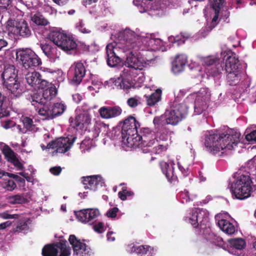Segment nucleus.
<instances>
[{"label": "nucleus", "instance_id": "obj_10", "mask_svg": "<svg viewBox=\"0 0 256 256\" xmlns=\"http://www.w3.org/2000/svg\"><path fill=\"white\" fill-rule=\"evenodd\" d=\"M188 112V107L184 104H175L164 115L166 124L176 125L185 116Z\"/></svg>", "mask_w": 256, "mask_h": 256}, {"label": "nucleus", "instance_id": "obj_31", "mask_svg": "<svg viewBox=\"0 0 256 256\" xmlns=\"http://www.w3.org/2000/svg\"><path fill=\"white\" fill-rule=\"evenodd\" d=\"M132 77H124L122 76V71L121 72L120 76L118 78L120 79V83L118 84V88L121 89H123L125 90H128L129 89L132 88H139V85H136L135 82L133 81H136L135 78Z\"/></svg>", "mask_w": 256, "mask_h": 256}, {"label": "nucleus", "instance_id": "obj_27", "mask_svg": "<svg viewBox=\"0 0 256 256\" xmlns=\"http://www.w3.org/2000/svg\"><path fill=\"white\" fill-rule=\"evenodd\" d=\"M228 242L230 246L234 248L232 252L234 255L237 256H248V253L245 254L241 251L246 246V243L244 239L240 238L230 239L228 240Z\"/></svg>", "mask_w": 256, "mask_h": 256}, {"label": "nucleus", "instance_id": "obj_13", "mask_svg": "<svg viewBox=\"0 0 256 256\" xmlns=\"http://www.w3.org/2000/svg\"><path fill=\"white\" fill-rule=\"evenodd\" d=\"M224 0H209L210 4L212 8L210 12L214 14L210 26L200 30V32L202 37H205L212 28L218 24V13Z\"/></svg>", "mask_w": 256, "mask_h": 256}, {"label": "nucleus", "instance_id": "obj_46", "mask_svg": "<svg viewBox=\"0 0 256 256\" xmlns=\"http://www.w3.org/2000/svg\"><path fill=\"white\" fill-rule=\"evenodd\" d=\"M120 79L118 78H111L105 82L106 86H108V88H114V86L118 88V84L120 83Z\"/></svg>", "mask_w": 256, "mask_h": 256}, {"label": "nucleus", "instance_id": "obj_42", "mask_svg": "<svg viewBox=\"0 0 256 256\" xmlns=\"http://www.w3.org/2000/svg\"><path fill=\"white\" fill-rule=\"evenodd\" d=\"M3 188L8 190L12 191L16 187V184L12 180H8L1 182Z\"/></svg>", "mask_w": 256, "mask_h": 256}, {"label": "nucleus", "instance_id": "obj_29", "mask_svg": "<svg viewBox=\"0 0 256 256\" xmlns=\"http://www.w3.org/2000/svg\"><path fill=\"white\" fill-rule=\"evenodd\" d=\"M130 253L136 254V256H152L154 248L148 246H132L128 250Z\"/></svg>", "mask_w": 256, "mask_h": 256}, {"label": "nucleus", "instance_id": "obj_36", "mask_svg": "<svg viewBox=\"0 0 256 256\" xmlns=\"http://www.w3.org/2000/svg\"><path fill=\"white\" fill-rule=\"evenodd\" d=\"M54 118L56 116L62 114L66 109V106L62 102H56L50 105Z\"/></svg>", "mask_w": 256, "mask_h": 256}, {"label": "nucleus", "instance_id": "obj_8", "mask_svg": "<svg viewBox=\"0 0 256 256\" xmlns=\"http://www.w3.org/2000/svg\"><path fill=\"white\" fill-rule=\"evenodd\" d=\"M211 94L208 88H201L198 92L191 94L188 99L194 100V114H202L208 108Z\"/></svg>", "mask_w": 256, "mask_h": 256}, {"label": "nucleus", "instance_id": "obj_44", "mask_svg": "<svg viewBox=\"0 0 256 256\" xmlns=\"http://www.w3.org/2000/svg\"><path fill=\"white\" fill-rule=\"evenodd\" d=\"M19 217L18 214H12L9 211L0 212V218L4 220L17 219Z\"/></svg>", "mask_w": 256, "mask_h": 256}, {"label": "nucleus", "instance_id": "obj_51", "mask_svg": "<svg viewBox=\"0 0 256 256\" xmlns=\"http://www.w3.org/2000/svg\"><path fill=\"white\" fill-rule=\"evenodd\" d=\"M168 40L169 42L172 43L178 42V45H180L184 42V38H182V36H168Z\"/></svg>", "mask_w": 256, "mask_h": 256}, {"label": "nucleus", "instance_id": "obj_57", "mask_svg": "<svg viewBox=\"0 0 256 256\" xmlns=\"http://www.w3.org/2000/svg\"><path fill=\"white\" fill-rule=\"evenodd\" d=\"M136 81H133L135 82L136 85H139V87L140 86V84L143 83L144 81L145 78L142 72L140 71L138 75L135 78Z\"/></svg>", "mask_w": 256, "mask_h": 256}, {"label": "nucleus", "instance_id": "obj_60", "mask_svg": "<svg viewBox=\"0 0 256 256\" xmlns=\"http://www.w3.org/2000/svg\"><path fill=\"white\" fill-rule=\"evenodd\" d=\"M44 11L45 12L50 15H56V10L52 8V6L46 5L44 7Z\"/></svg>", "mask_w": 256, "mask_h": 256}, {"label": "nucleus", "instance_id": "obj_7", "mask_svg": "<svg viewBox=\"0 0 256 256\" xmlns=\"http://www.w3.org/2000/svg\"><path fill=\"white\" fill-rule=\"evenodd\" d=\"M16 61L25 70L34 69L42 64L38 56L29 48H19L16 52Z\"/></svg>", "mask_w": 256, "mask_h": 256}, {"label": "nucleus", "instance_id": "obj_19", "mask_svg": "<svg viewBox=\"0 0 256 256\" xmlns=\"http://www.w3.org/2000/svg\"><path fill=\"white\" fill-rule=\"evenodd\" d=\"M70 72L72 73L70 83L77 86L80 83L85 76L86 70L82 63L76 62L70 67Z\"/></svg>", "mask_w": 256, "mask_h": 256}, {"label": "nucleus", "instance_id": "obj_39", "mask_svg": "<svg viewBox=\"0 0 256 256\" xmlns=\"http://www.w3.org/2000/svg\"><path fill=\"white\" fill-rule=\"evenodd\" d=\"M7 199L8 202L12 204H23L28 202V198H26V194L10 196Z\"/></svg>", "mask_w": 256, "mask_h": 256}, {"label": "nucleus", "instance_id": "obj_9", "mask_svg": "<svg viewBox=\"0 0 256 256\" xmlns=\"http://www.w3.org/2000/svg\"><path fill=\"white\" fill-rule=\"evenodd\" d=\"M5 28L10 37L18 36L28 37L31 34L28 23L24 20L10 19L5 24Z\"/></svg>", "mask_w": 256, "mask_h": 256}, {"label": "nucleus", "instance_id": "obj_32", "mask_svg": "<svg viewBox=\"0 0 256 256\" xmlns=\"http://www.w3.org/2000/svg\"><path fill=\"white\" fill-rule=\"evenodd\" d=\"M68 240L76 254H80L86 250V244L78 240L74 235H70Z\"/></svg>", "mask_w": 256, "mask_h": 256}, {"label": "nucleus", "instance_id": "obj_63", "mask_svg": "<svg viewBox=\"0 0 256 256\" xmlns=\"http://www.w3.org/2000/svg\"><path fill=\"white\" fill-rule=\"evenodd\" d=\"M40 47L42 50L45 55L48 54L50 49L52 48L50 45L47 44H41Z\"/></svg>", "mask_w": 256, "mask_h": 256}, {"label": "nucleus", "instance_id": "obj_37", "mask_svg": "<svg viewBox=\"0 0 256 256\" xmlns=\"http://www.w3.org/2000/svg\"><path fill=\"white\" fill-rule=\"evenodd\" d=\"M162 91L160 90H157L156 91L149 96H146L147 101V104L148 106H152L157 103L160 99Z\"/></svg>", "mask_w": 256, "mask_h": 256}, {"label": "nucleus", "instance_id": "obj_53", "mask_svg": "<svg viewBox=\"0 0 256 256\" xmlns=\"http://www.w3.org/2000/svg\"><path fill=\"white\" fill-rule=\"evenodd\" d=\"M8 176L10 178H12L19 182L20 186L24 187L25 186V180L23 178H20L17 174H14L7 173Z\"/></svg>", "mask_w": 256, "mask_h": 256}, {"label": "nucleus", "instance_id": "obj_43", "mask_svg": "<svg viewBox=\"0 0 256 256\" xmlns=\"http://www.w3.org/2000/svg\"><path fill=\"white\" fill-rule=\"evenodd\" d=\"M153 123L155 126L157 128H160L166 124L164 115L154 117Z\"/></svg>", "mask_w": 256, "mask_h": 256}, {"label": "nucleus", "instance_id": "obj_58", "mask_svg": "<svg viewBox=\"0 0 256 256\" xmlns=\"http://www.w3.org/2000/svg\"><path fill=\"white\" fill-rule=\"evenodd\" d=\"M247 141L251 142H256V130L252 131L246 136Z\"/></svg>", "mask_w": 256, "mask_h": 256}, {"label": "nucleus", "instance_id": "obj_2", "mask_svg": "<svg viewBox=\"0 0 256 256\" xmlns=\"http://www.w3.org/2000/svg\"><path fill=\"white\" fill-rule=\"evenodd\" d=\"M122 146L126 150L129 148L140 147L143 152L160 154L166 150L167 146L158 144L154 132L149 128H144L142 136L138 133L122 134Z\"/></svg>", "mask_w": 256, "mask_h": 256}, {"label": "nucleus", "instance_id": "obj_62", "mask_svg": "<svg viewBox=\"0 0 256 256\" xmlns=\"http://www.w3.org/2000/svg\"><path fill=\"white\" fill-rule=\"evenodd\" d=\"M14 126H16V122L11 120H6L2 124V126L5 129H8Z\"/></svg>", "mask_w": 256, "mask_h": 256}, {"label": "nucleus", "instance_id": "obj_20", "mask_svg": "<svg viewBox=\"0 0 256 256\" xmlns=\"http://www.w3.org/2000/svg\"><path fill=\"white\" fill-rule=\"evenodd\" d=\"M100 215L98 208H86L76 213L78 219L82 222H92Z\"/></svg>", "mask_w": 256, "mask_h": 256}, {"label": "nucleus", "instance_id": "obj_14", "mask_svg": "<svg viewBox=\"0 0 256 256\" xmlns=\"http://www.w3.org/2000/svg\"><path fill=\"white\" fill-rule=\"evenodd\" d=\"M25 80L27 84L35 90L45 89L49 84V82L42 79L40 74L36 71L28 72L25 74Z\"/></svg>", "mask_w": 256, "mask_h": 256}, {"label": "nucleus", "instance_id": "obj_11", "mask_svg": "<svg viewBox=\"0 0 256 256\" xmlns=\"http://www.w3.org/2000/svg\"><path fill=\"white\" fill-rule=\"evenodd\" d=\"M76 137L70 136L67 138H60L55 141H52L46 146L41 144L40 146L43 150L45 149H56L54 152L64 153L68 151L72 146Z\"/></svg>", "mask_w": 256, "mask_h": 256}, {"label": "nucleus", "instance_id": "obj_38", "mask_svg": "<svg viewBox=\"0 0 256 256\" xmlns=\"http://www.w3.org/2000/svg\"><path fill=\"white\" fill-rule=\"evenodd\" d=\"M165 8L166 6L164 4L160 2L152 3L150 7V11L154 12L152 14L154 15L162 16L164 14Z\"/></svg>", "mask_w": 256, "mask_h": 256}, {"label": "nucleus", "instance_id": "obj_17", "mask_svg": "<svg viewBox=\"0 0 256 256\" xmlns=\"http://www.w3.org/2000/svg\"><path fill=\"white\" fill-rule=\"evenodd\" d=\"M70 122L77 130H86L91 124L92 117L88 111H84L78 114Z\"/></svg>", "mask_w": 256, "mask_h": 256}, {"label": "nucleus", "instance_id": "obj_24", "mask_svg": "<svg viewBox=\"0 0 256 256\" xmlns=\"http://www.w3.org/2000/svg\"><path fill=\"white\" fill-rule=\"evenodd\" d=\"M160 165L163 174L170 182H172L176 180L177 177L174 167V163L173 160H168L167 162H162Z\"/></svg>", "mask_w": 256, "mask_h": 256}, {"label": "nucleus", "instance_id": "obj_28", "mask_svg": "<svg viewBox=\"0 0 256 256\" xmlns=\"http://www.w3.org/2000/svg\"><path fill=\"white\" fill-rule=\"evenodd\" d=\"M187 62V56L186 55L176 56L172 64V72L174 74H178L183 72Z\"/></svg>", "mask_w": 256, "mask_h": 256}, {"label": "nucleus", "instance_id": "obj_21", "mask_svg": "<svg viewBox=\"0 0 256 256\" xmlns=\"http://www.w3.org/2000/svg\"><path fill=\"white\" fill-rule=\"evenodd\" d=\"M219 60L217 56H207L201 57L200 61L203 64L210 66L214 64H215L214 70L211 72L212 75L216 76L219 74L224 71V66H222V64L218 62Z\"/></svg>", "mask_w": 256, "mask_h": 256}, {"label": "nucleus", "instance_id": "obj_3", "mask_svg": "<svg viewBox=\"0 0 256 256\" xmlns=\"http://www.w3.org/2000/svg\"><path fill=\"white\" fill-rule=\"evenodd\" d=\"M240 134L233 130L224 134H210L206 138L204 144L207 150L213 154L232 150L240 141Z\"/></svg>", "mask_w": 256, "mask_h": 256}, {"label": "nucleus", "instance_id": "obj_6", "mask_svg": "<svg viewBox=\"0 0 256 256\" xmlns=\"http://www.w3.org/2000/svg\"><path fill=\"white\" fill-rule=\"evenodd\" d=\"M50 38L56 45L68 54L72 53L78 46L73 36L63 30L52 31L50 34Z\"/></svg>", "mask_w": 256, "mask_h": 256}, {"label": "nucleus", "instance_id": "obj_52", "mask_svg": "<svg viewBox=\"0 0 256 256\" xmlns=\"http://www.w3.org/2000/svg\"><path fill=\"white\" fill-rule=\"evenodd\" d=\"M140 101V98L138 96L132 97L129 98L127 100L128 106L130 108L136 107Z\"/></svg>", "mask_w": 256, "mask_h": 256}, {"label": "nucleus", "instance_id": "obj_59", "mask_svg": "<svg viewBox=\"0 0 256 256\" xmlns=\"http://www.w3.org/2000/svg\"><path fill=\"white\" fill-rule=\"evenodd\" d=\"M180 197L182 200V202H190V199L188 192L186 190L180 194Z\"/></svg>", "mask_w": 256, "mask_h": 256}, {"label": "nucleus", "instance_id": "obj_30", "mask_svg": "<svg viewBox=\"0 0 256 256\" xmlns=\"http://www.w3.org/2000/svg\"><path fill=\"white\" fill-rule=\"evenodd\" d=\"M34 106L36 108V110L38 114L42 117V119L50 120L54 118L50 105L41 104L35 102V106Z\"/></svg>", "mask_w": 256, "mask_h": 256}, {"label": "nucleus", "instance_id": "obj_25", "mask_svg": "<svg viewBox=\"0 0 256 256\" xmlns=\"http://www.w3.org/2000/svg\"><path fill=\"white\" fill-rule=\"evenodd\" d=\"M98 112L102 118L108 119L119 116L122 114V110L118 106H102Z\"/></svg>", "mask_w": 256, "mask_h": 256}, {"label": "nucleus", "instance_id": "obj_15", "mask_svg": "<svg viewBox=\"0 0 256 256\" xmlns=\"http://www.w3.org/2000/svg\"><path fill=\"white\" fill-rule=\"evenodd\" d=\"M44 90L42 95L34 94L32 98V104L35 106V102L38 104H46L47 102L52 100L56 94L57 90L55 86L49 82Z\"/></svg>", "mask_w": 256, "mask_h": 256}, {"label": "nucleus", "instance_id": "obj_41", "mask_svg": "<svg viewBox=\"0 0 256 256\" xmlns=\"http://www.w3.org/2000/svg\"><path fill=\"white\" fill-rule=\"evenodd\" d=\"M76 28L83 34H89L91 32L90 29L86 26L82 20H80L76 24Z\"/></svg>", "mask_w": 256, "mask_h": 256}, {"label": "nucleus", "instance_id": "obj_12", "mask_svg": "<svg viewBox=\"0 0 256 256\" xmlns=\"http://www.w3.org/2000/svg\"><path fill=\"white\" fill-rule=\"evenodd\" d=\"M66 241H62L54 244L53 245L45 246L42 250L43 256H57L58 250H60V256H70V248L66 245Z\"/></svg>", "mask_w": 256, "mask_h": 256}, {"label": "nucleus", "instance_id": "obj_33", "mask_svg": "<svg viewBox=\"0 0 256 256\" xmlns=\"http://www.w3.org/2000/svg\"><path fill=\"white\" fill-rule=\"evenodd\" d=\"M0 149L8 162H10L17 158V154L6 144L0 142Z\"/></svg>", "mask_w": 256, "mask_h": 256}, {"label": "nucleus", "instance_id": "obj_23", "mask_svg": "<svg viewBox=\"0 0 256 256\" xmlns=\"http://www.w3.org/2000/svg\"><path fill=\"white\" fill-rule=\"evenodd\" d=\"M228 216H229L227 214H224V216L222 214H218L216 216V219L218 226L224 232L228 234H232L236 232V229L232 223L224 218V217Z\"/></svg>", "mask_w": 256, "mask_h": 256}, {"label": "nucleus", "instance_id": "obj_4", "mask_svg": "<svg viewBox=\"0 0 256 256\" xmlns=\"http://www.w3.org/2000/svg\"><path fill=\"white\" fill-rule=\"evenodd\" d=\"M250 172L240 170L235 180L231 184L230 191L233 196L239 200H244L250 196L252 192V180Z\"/></svg>", "mask_w": 256, "mask_h": 256}, {"label": "nucleus", "instance_id": "obj_40", "mask_svg": "<svg viewBox=\"0 0 256 256\" xmlns=\"http://www.w3.org/2000/svg\"><path fill=\"white\" fill-rule=\"evenodd\" d=\"M32 20L38 26H46L48 24V20L42 15L36 14L32 17Z\"/></svg>", "mask_w": 256, "mask_h": 256}, {"label": "nucleus", "instance_id": "obj_5", "mask_svg": "<svg viewBox=\"0 0 256 256\" xmlns=\"http://www.w3.org/2000/svg\"><path fill=\"white\" fill-rule=\"evenodd\" d=\"M18 70L14 65L6 64L0 73L4 85L16 97L20 96L24 92L22 86L18 80Z\"/></svg>", "mask_w": 256, "mask_h": 256}, {"label": "nucleus", "instance_id": "obj_48", "mask_svg": "<svg viewBox=\"0 0 256 256\" xmlns=\"http://www.w3.org/2000/svg\"><path fill=\"white\" fill-rule=\"evenodd\" d=\"M52 72L54 78H55L58 82H62L64 80V74L62 71L60 70H58L54 72L48 71Z\"/></svg>", "mask_w": 256, "mask_h": 256}, {"label": "nucleus", "instance_id": "obj_1", "mask_svg": "<svg viewBox=\"0 0 256 256\" xmlns=\"http://www.w3.org/2000/svg\"><path fill=\"white\" fill-rule=\"evenodd\" d=\"M164 50L162 40L126 28L120 32L118 41L106 46L107 63L114 67L124 60L122 76L134 78L152 62V52Z\"/></svg>", "mask_w": 256, "mask_h": 256}, {"label": "nucleus", "instance_id": "obj_54", "mask_svg": "<svg viewBox=\"0 0 256 256\" xmlns=\"http://www.w3.org/2000/svg\"><path fill=\"white\" fill-rule=\"evenodd\" d=\"M18 170L24 171V167L22 162L20 161L18 157L10 162Z\"/></svg>", "mask_w": 256, "mask_h": 256}, {"label": "nucleus", "instance_id": "obj_47", "mask_svg": "<svg viewBox=\"0 0 256 256\" xmlns=\"http://www.w3.org/2000/svg\"><path fill=\"white\" fill-rule=\"evenodd\" d=\"M48 58L52 62H55L59 59L60 52L56 47H54V49L52 50V52L50 54H48Z\"/></svg>", "mask_w": 256, "mask_h": 256}, {"label": "nucleus", "instance_id": "obj_61", "mask_svg": "<svg viewBox=\"0 0 256 256\" xmlns=\"http://www.w3.org/2000/svg\"><path fill=\"white\" fill-rule=\"evenodd\" d=\"M118 211V209L117 208H113L112 209L106 212V216L108 218H114L116 216V213Z\"/></svg>", "mask_w": 256, "mask_h": 256}, {"label": "nucleus", "instance_id": "obj_55", "mask_svg": "<svg viewBox=\"0 0 256 256\" xmlns=\"http://www.w3.org/2000/svg\"><path fill=\"white\" fill-rule=\"evenodd\" d=\"M172 133L170 132H162L160 135L159 138L164 142L170 141L171 140Z\"/></svg>", "mask_w": 256, "mask_h": 256}, {"label": "nucleus", "instance_id": "obj_49", "mask_svg": "<svg viewBox=\"0 0 256 256\" xmlns=\"http://www.w3.org/2000/svg\"><path fill=\"white\" fill-rule=\"evenodd\" d=\"M178 166L179 170L184 176L188 174V164H186L184 162H178Z\"/></svg>", "mask_w": 256, "mask_h": 256}, {"label": "nucleus", "instance_id": "obj_45", "mask_svg": "<svg viewBox=\"0 0 256 256\" xmlns=\"http://www.w3.org/2000/svg\"><path fill=\"white\" fill-rule=\"evenodd\" d=\"M92 140L90 138L85 139L81 143L80 148L82 152H85L86 150H89L92 145Z\"/></svg>", "mask_w": 256, "mask_h": 256}, {"label": "nucleus", "instance_id": "obj_56", "mask_svg": "<svg viewBox=\"0 0 256 256\" xmlns=\"http://www.w3.org/2000/svg\"><path fill=\"white\" fill-rule=\"evenodd\" d=\"M28 228V224L26 222H20L16 228H14L13 232H20L22 230H25Z\"/></svg>", "mask_w": 256, "mask_h": 256}, {"label": "nucleus", "instance_id": "obj_26", "mask_svg": "<svg viewBox=\"0 0 256 256\" xmlns=\"http://www.w3.org/2000/svg\"><path fill=\"white\" fill-rule=\"evenodd\" d=\"M140 124L136 122V120L132 116H130L126 119L124 122L122 126V134L128 133H138L137 129Z\"/></svg>", "mask_w": 256, "mask_h": 256}, {"label": "nucleus", "instance_id": "obj_50", "mask_svg": "<svg viewBox=\"0 0 256 256\" xmlns=\"http://www.w3.org/2000/svg\"><path fill=\"white\" fill-rule=\"evenodd\" d=\"M134 4L139 8V11L140 12H146L147 8L146 7V4L144 2L143 0H134Z\"/></svg>", "mask_w": 256, "mask_h": 256}, {"label": "nucleus", "instance_id": "obj_35", "mask_svg": "<svg viewBox=\"0 0 256 256\" xmlns=\"http://www.w3.org/2000/svg\"><path fill=\"white\" fill-rule=\"evenodd\" d=\"M227 78L230 84H236L240 80L242 70H240L226 72Z\"/></svg>", "mask_w": 256, "mask_h": 256}, {"label": "nucleus", "instance_id": "obj_18", "mask_svg": "<svg viewBox=\"0 0 256 256\" xmlns=\"http://www.w3.org/2000/svg\"><path fill=\"white\" fill-rule=\"evenodd\" d=\"M221 56L225 61L224 70L226 72L240 70L239 68L238 60L235 54L230 51H222Z\"/></svg>", "mask_w": 256, "mask_h": 256}, {"label": "nucleus", "instance_id": "obj_34", "mask_svg": "<svg viewBox=\"0 0 256 256\" xmlns=\"http://www.w3.org/2000/svg\"><path fill=\"white\" fill-rule=\"evenodd\" d=\"M21 121L23 123L24 128H21L20 126L17 125L16 128L19 132L22 133H26L27 130H32L34 127V122L32 120L27 116H23L21 118Z\"/></svg>", "mask_w": 256, "mask_h": 256}, {"label": "nucleus", "instance_id": "obj_16", "mask_svg": "<svg viewBox=\"0 0 256 256\" xmlns=\"http://www.w3.org/2000/svg\"><path fill=\"white\" fill-rule=\"evenodd\" d=\"M208 213L206 210L194 208L186 218V221L196 228L199 224H205L208 221Z\"/></svg>", "mask_w": 256, "mask_h": 256}, {"label": "nucleus", "instance_id": "obj_64", "mask_svg": "<svg viewBox=\"0 0 256 256\" xmlns=\"http://www.w3.org/2000/svg\"><path fill=\"white\" fill-rule=\"evenodd\" d=\"M94 228L96 232L102 233L104 231V225L102 223L99 222L94 226Z\"/></svg>", "mask_w": 256, "mask_h": 256}, {"label": "nucleus", "instance_id": "obj_22", "mask_svg": "<svg viewBox=\"0 0 256 256\" xmlns=\"http://www.w3.org/2000/svg\"><path fill=\"white\" fill-rule=\"evenodd\" d=\"M82 184L86 190L95 191L98 187L102 186L104 182L100 176L96 175L84 177Z\"/></svg>", "mask_w": 256, "mask_h": 256}]
</instances>
